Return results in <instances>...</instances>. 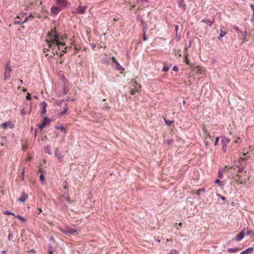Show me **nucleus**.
Listing matches in <instances>:
<instances>
[{
	"instance_id": "obj_1",
	"label": "nucleus",
	"mask_w": 254,
	"mask_h": 254,
	"mask_svg": "<svg viewBox=\"0 0 254 254\" xmlns=\"http://www.w3.org/2000/svg\"><path fill=\"white\" fill-rule=\"evenodd\" d=\"M45 42H46V45L48 47L47 50L51 49L53 50L52 52L54 53L53 50L57 48L59 50H61L62 52L60 54L61 56L66 52V51L64 50V48L65 47V43L59 41V37L56 33L55 29H53L49 32Z\"/></svg>"
},
{
	"instance_id": "obj_2",
	"label": "nucleus",
	"mask_w": 254,
	"mask_h": 254,
	"mask_svg": "<svg viewBox=\"0 0 254 254\" xmlns=\"http://www.w3.org/2000/svg\"><path fill=\"white\" fill-rule=\"evenodd\" d=\"M229 177L234 181L238 185H245L249 180V176H247V172L242 167L237 165L228 168Z\"/></svg>"
},
{
	"instance_id": "obj_3",
	"label": "nucleus",
	"mask_w": 254,
	"mask_h": 254,
	"mask_svg": "<svg viewBox=\"0 0 254 254\" xmlns=\"http://www.w3.org/2000/svg\"><path fill=\"white\" fill-rule=\"evenodd\" d=\"M230 142V139L223 136L221 137V143L222 145V149L224 152H225L227 150V146L228 144Z\"/></svg>"
},
{
	"instance_id": "obj_4",
	"label": "nucleus",
	"mask_w": 254,
	"mask_h": 254,
	"mask_svg": "<svg viewBox=\"0 0 254 254\" xmlns=\"http://www.w3.org/2000/svg\"><path fill=\"white\" fill-rule=\"evenodd\" d=\"M56 4L60 7L62 9H64L67 5L66 0H55Z\"/></svg>"
},
{
	"instance_id": "obj_5",
	"label": "nucleus",
	"mask_w": 254,
	"mask_h": 254,
	"mask_svg": "<svg viewBox=\"0 0 254 254\" xmlns=\"http://www.w3.org/2000/svg\"><path fill=\"white\" fill-rule=\"evenodd\" d=\"M51 120L46 117L44 118L42 122L38 125L39 128L42 130L43 128L47 125H49L51 122Z\"/></svg>"
},
{
	"instance_id": "obj_6",
	"label": "nucleus",
	"mask_w": 254,
	"mask_h": 254,
	"mask_svg": "<svg viewBox=\"0 0 254 254\" xmlns=\"http://www.w3.org/2000/svg\"><path fill=\"white\" fill-rule=\"evenodd\" d=\"M245 229L244 228L243 230L235 237V241L239 242L244 238L245 235Z\"/></svg>"
},
{
	"instance_id": "obj_7",
	"label": "nucleus",
	"mask_w": 254,
	"mask_h": 254,
	"mask_svg": "<svg viewBox=\"0 0 254 254\" xmlns=\"http://www.w3.org/2000/svg\"><path fill=\"white\" fill-rule=\"evenodd\" d=\"M39 106L41 110V115H45L46 113V107L47 106V104L45 102H43L40 104Z\"/></svg>"
},
{
	"instance_id": "obj_8",
	"label": "nucleus",
	"mask_w": 254,
	"mask_h": 254,
	"mask_svg": "<svg viewBox=\"0 0 254 254\" xmlns=\"http://www.w3.org/2000/svg\"><path fill=\"white\" fill-rule=\"evenodd\" d=\"M113 62L116 64V68L118 70L123 71L124 70V68L121 66L119 63L116 60L115 57H112V58Z\"/></svg>"
},
{
	"instance_id": "obj_9",
	"label": "nucleus",
	"mask_w": 254,
	"mask_h": 254,
	"mask_svg": "<svg viewBox=\"0 0 254 254\" xmlns=\"http://www.w3.org/2000/svg\"><path fill=\"white\" fill-rule=\"evenodd\" d=\"M63 10L58 5L53 6L51 8V12L55 14H57L59 11Z\"/></svg>"
},
{
	"instance_id": "obj_10",
	"label": "nucleus",
	"mask_w": 254,
	"mask_h": 254,
	"mask_svg": "<svg viewBox=\"0 0 254 254\" xmlns=\"http://www.w3.org/2000/svg\"><path fill=\"white\" fill-rule=\"evenodd\" d=\"M27 198V194L26 193L23 192L21 194V196L18 199V200L20 202H23L26 200V199Z\"/></svg>"
},
{
	"instance_id": "obj_11",
	"label": "nucleus",
	"mask_w": 254,
	"mask_h": 254,
	"mask_svg": "<svg viewBox=\"0 0 254 254\" xmlns=\"http://www.w3.org/2000/svg\"><path fill=\"white\" fill-rule=\"evenodd\" d=\"M1 127L4 129L7 127H10L11 128L13 127V125L10 122H7L3 123L1 125Z\"/></svg>"
},
{
	"instance_id": "obj_12",
	"label": "nucleus",
	"mask_w": 254,
	"mask_h": 254,
	"mask_svg": "<svg viewBox=\"0 0 254 254\" xmlns=\"http://www.w3.org/2000/svg\"><path fill=\"white\" fill-rule=\"evenodd\" d=\"M141 88L140 85H138V87L135 86V89L133 88L130 89V94L131 95H133L135 94L136 92H139L140 88Z\"/></svg>"
},
{
	"instance_id": "obj_13",
	"label": "nucleus",
	"mask_w": 254,
	"mask_h": 254,
	"mask_svg": "<svg viewBox=\"0 0 254 254\" xmlns=\"http://www.w3.org/2000/svg\"><path fill=\"white\" fill-rule=\"evenodd\" d=\"M55 155L58 158L60 162L63 160V156L57 149L55 152Z\"/></svg>"
},
{
	"instance_id": "obj_14",
	"label": "nucleus",
	"mask_w": 254,
	"mask_h": 254,
	"mask_svg": "<svg viewBox=\"0 0 254 254\" xmlns=\"http://www.w3.org/2000/svg\"><path fill=\"white\" fill-rule=\"evenodd\" d=\"M86 9V6H83V7H78L77 9L76 13H77L79 14H82L84 13Z\"/></svg>"
},
{
	"instance_id": "obj_15",
	"label": "nucleus",
	"mask_w": 254,
	"mask_h": 254,
	"mask_svg": "<svg viewBox=\"0 0 254 254\" xmlns=\"http://www.w3.org/2000/svg\"><path fill=\"white\" fill-rule=\"evenodd\" d=\"M201 22L203 23H206L207 24L209 25V26H211L213 22H214V18H213L212 20H209L207 19H203Z\"/></svg>"
},
{
	"instance_id": "obj_16",
	"label": "nucleus",
	"mask_w": 254,
	"mask_h": 254,
	"mask_svg": "<svg viewBox=\"0 0 254 254\" xmlns=\"http://www.w3.org/2000/svg\"><path fill=\"white\" fill-rule=\"evenodd\" d=\"M254 248L253 247H250L248 249H247L246 250H244V251L242 252L240 254H251L254 251Z\"/></svg>"
},
{
	"instance_id": "obj_17",
	"label": "nucleus",
	"mask_w": 254,
	"mask_h": 254,
	"mask_svg": "<svg viewBox=\"0 0 254 254\" xmlns=\"http://www.w3.org/2000/svg\"><path fill=\"white\" fill-rule=\"evenodd\" d=\"M31 18L32 19V18H34V14H33V13H30L29 16L28 17H26L24 21H23V23H25L27 21H28V20H31Z\"/></svg>"
},
{
	"instance_id": "obj_18",
	"label": "nucleus",
	"mask_w": 254,
	"mask_h": 254,
	"mask_svg": "<svg viewBox=\"0 0 254 254\" xmlns=\"http://www.w3.org/2000/svg\"><path fill=\"white\" fill-rule=\"evenodd\" d=\"M131 85L133 87L134 89H135V86L138 87L139 85L136 81L135 79H132L131 81Z\"/></svg>"
},
{
	"instance_id": "obj_19",
	"label": "nucleus",
	"mask_w": 254,
	"mask_h": 254,
	"mask_svg": "<svg viewBox=\"0 0 254 254\" xmlns=\"http://www.w3.org/2000/svg\"><path fill=\"white\" fill-rule=\"evenodd\" d=\"M240 250V248H236L234 249L230 248V249H228V252L229 253H234V252H238Z\"/></svg>"
},
{
	"instance_id": "obj_20",
	"label": "nucleus",
	"mask_w": 254,
	"mask_h": 254,
	"mask_svg": "<svg viewBox=\"0 0 254 254\" xmlns=\"http://www.w3.org/2000/svg\"><path fill=\"white\" fill-rule=\"evenodd\" d=\"M241 143V140L240 138L239 137L235 141H233L232 142V145H234V148H236L237 146L236 145V144H240Z\"/></svg>"
},
{
	"instance_id": "obj_21",
	"label": "nucleus",
	"mask_w": 254,
	"mask_h": 254,
	"mask_svg": "<svg viewBox=\"0 0 254 254\" xmlns=\"http://www.w3.org/2000/svg\"><path fill=\"white\" fill-rule=\"evenodd\" d=\"M10 77V72L8 71H5L4 72V79L5 80L9 79Z\"/></svg>"
},
{
	"instance_id": "obj_22",
	"label": "nucleus",
	"mask_w": 254,
	"mask_h": 254,
	"mask_svg": "<svg viewBox=\"0 0 254 254\" xmlns=\"http://www.w3.org/2000/svg\"><path fill=\"white\" fill-rule=\"evenodd\" d=\"M64 199L68 202L69 204H71L73 202V201L71 200L70 197L68 195L67 196H63Z\"/></svg>"
},
{
	"instance_id": "obj_23",
	"label": "nucleus",
	"mask_w": 254,
	"mask_h": 254,
	"mask_svg": "<svg viewBox=\"0 0 254 254\" xmlns=\"http://www.w3.org/2000/svg\"><path fill=\"white\" fill-rule=\"evenodd\" d=\"M215 184H217L219 186L222 187L225 185V183L223 181H220L219 179H217L215 182Z\"/></svg>"
},
{
	"instance_id": "obj_24",
	"label": "nucleus",
	"mask_w": 254,
	"mask_h": 254,
	"mask_svg": "<svg viewBox=\"0 0 254 254\" xmlns=\"http://www.w3.org/2000/svg\"><path fill=\"white\" fill-rule=\"evenodd\" d=\"M5 71H8L11 72V68L9 64V63H7L5 67Z\"/></svg>"
},
{
	"instance_id": "obj_25",
	"label": "nucleus",
	"mask_w": 254,
	"mask_h": 254,
	"mask_svg": "<svg viewBox=\"0 0 254 254\" xmlns=\"http://www.w3.org/2000/svg\"><path fill=\"white\" fill-rule=\"evenodd\" d=\"M70 44H71V45L70 46H66L65 47H64V50L66 51V52H67L69 50H70L72 47V45L74 44V41H72Z\"/></svg>"
},
{
	"instance_id": "obj_26",
	"label": "nucleus",
	"mask_w": 254,
	"mask_h": 254,
	"mask_svg": "<svg viewBox=\"0 0 254 254\" xmlns=\"http://www.w3.org/2000/svg\"><path fill=\"white\" fill-rule=\"evenodd\" d=\"M174 53L175 55H178L180 57H181V51L180 50H174Z\"/></svg>"
},
{
	"instance_id": "obj_27",
	"label": "nucleus",
	"mask_w": 254,
	"mask_h": 254,
	"mask_svg": "<svg viewBox=\"0 0 254 254\" xmlns=\"http://www.w3.org/2000/svg\"><path fill=\"white\" fill-rule=\"evenodd\" d=\"M164 120L165 121L166 124L168 126H170L174 122L173 121L167 120L166 119V118H164Z\"/></svg>"
},
{
	"instance_id": "obj_28",
	"label": "nucleus",
	"mask_w": 254,
	"mask_h": 254,
	"mask_svg": "<svg viewBox=\"0 0 254 254\" xmlns=\"http://www.w3.org/2000/svg\"><path fill=\"white\" fill-rule=\"evenodd\" d=\"M206 139H209L210 140H211L212 141H213L211 135L209 133H206Z\"/></svg>"
},
{
	"instance_id": "obj_29",
	"label": "nucleus",
	"mask_w": 254,
	"mask_h": 254,
	"mask_svg": "<svg viewBox=\"0 0 254 254\" xmlns=\"http://www.w3.org/2000/svg\"><path fill=\"white\" fill-rule=\"evenodd\" d=\"M33 14H34V18H40L41 17L40 14L37 12H33Z\"/></svg>"
},
{
	"instance_id": "obj_30",
	"label": "nucleus",
	"mask_w": 254,
	"mask_h": 254,
	"mask_svg": "<svg viewBox=\"0 0 254 254\" xmlns=\"http://www.w3.org/2000/svg\"><path fill=\"white\" fill-rule=\"evenodd\" d=\"M226 33L225 31H223L222 29H220V34L219 38H220V37H224Z\"/></svg>"
},
{
	"instance_id": "obj_31",
	"label": "nucleus",
	"mask_w": 254,
	"mask_h": 254,
	"mask_svg": "<svg viewBox=\"0 0 254 254\" xmlns=\"http://www.w3.org/2000/svg\"><path fill=\"white\" fill-rule=\"evenodd\" d=\"M16 217L17 218H18L21 221H24V222L25 221V219L23 217H22V216H21L19 215H17Z\"/></svg>"
},
{
	"instance_id": "obj_32",
	"label": "nucleus",
	"mask_w": 254,
	"mask_h": 254,
	"mask_svg": "<svg viewBox=\"0 0 254 254\" xmlns=\"http://www.w3.org/2000/svg\"><path fill=\"white\" fill-rule=\"evenodd\" d=\"M16 217L17 218H18L21 221H24V222L25 221V219L23 217H22V216H21L19 215H17Z\"/></svg>"
},
{
	"instance_id": "obj_33",
	"label": "nucleus",
	"mask_w": 254,
	"mask_h": 254,
	"mask_svg": "<svg viewBox=\"0 0 254 254\" xmlns=\"http://www.w3.org/2000/svg\"><path fill=\"white\" fill-rule=\"evenodd\" d=\"M16 217L17 218H18L21 221H24V222L25 221V219L23 217H22V216H21L19 215H17Z\"/></svg>"
},
{
	"instance_id": "obj_34",
	"label": "nucleus",
	"mask_w": 254,
	"mask_h": 254,
	"mask_svg": "<svg viewBox=\"0 0 254 254\" xmlns=\"http://www.w3.org/2000/svg\"><path fill=\"white\" fill-rule=\"evenodd\" d=\"M44 179H45L44 176L43 175V174H41L40 176V181H42V182H43L44 181Z\"/></svg>"
},
{
	"instance_id": "obj_35",
	"label": "nucleus",
	"mask_w": 254,
	"mask_h": 254,
	"mask_svg": "<svg viewBox=\"0 0 254 254\" xmlns=\"http://www.w3.org/2000/svg\"><path fill=\"white\" fill-rule=\"evenodd\" d=\"M246 234L247 235H252V234L254 235V232L253 231H251V230H248L247 233H246Z\"/></svg>"
},
{
	"instance_id": "obj_36",
	"label": "nucleus",
	"mask_w": 254,
	"mask_h": 254,
	"mask_svg": "<svg viewBox=\"0 0 254 254\" xmlns=\"http://www.w3.org/2000/svg\"><path fill=\"white\" fill-rule=\"evenodd\" d=\"M67 110H68V108L67 107H66L65 108V109L61 113V115H63L65 114L66 113Z\"/></svg>"
},
{
	"instance_id": "obj_37",
	"label": "nucleus",
	"mask_w": 254,
	"mask_h": 254,
	"mask_svg": "<svg viewBox=\"0 0 254 254\" xmlns=\"http://www.w3.org/2000/svg\"><path fill=\"white\" fill-rule=\"evenodd\" d=\"M219 137H217L215 139V141L214 142V145L215 146H216L217 145H218V143L219 142Z\"/></svg>"
},
{
	"instance_id": "obj_38",
	"label": "nucleus",
	"mask_w": 254,
	"mask_h": 254,
	"mask_svg": "<svg viewBox=\"0 0 254 254\" xmlns=\"http://www.w3.org/2000/svg\"><path fill=\"white\" fill-rule=\"evenodd\" d=\"M26 98L28 100H30L31 99V94L29 93H27Z\"/></svg>"
},
{
	"instance_id": "obj_39",
	"label": "nucleus",
	"mask_w": 254,
	"mask_h": 254,
	"mask_svg": "<svg viewBox=\"0 0 254 254\" xmlns=\"http://www.w3.org/2000/svg\"><path fill=\"white\" fill-rule=\"evenodd\" d=\"M57 129H60L62 131H65V128L63 126H60L59 127H56Z\"/></svg>"
},
{
	"instance_id": "obj_40",
	"label": "nucleus",
	"mask_w": 254,
	"mask_h": 254,
	"mask_svg": "<svg viewBox=\"0 0 254 254\" xmlns=\"http://www.w3.org/2000/svg\"><path fill=\"white\" fill-rule=\"evenodd\" d=\"M185 61L187 64H189V59H188L186 55L185 56Z\"/></svg>"
},
{
	"instance_id": "obj_41",
	"label": "nucleus",
	"mask_w": 254,
	"mask_h": 254,
	"mask_svg": "<svg viewBox=\"0 0 254 254\" xmlns=\"http://www.w3.org/2000/svg\"><path fill=\"white\" fill-rule=\"evenodd\" d=\"M168 70H169V67H166V66H164L163 68L162 71H168Z\"/></svg>"
},
{
	"instance_id": "obj_42",
	"label": "nucleus",
	"mask_w": 254,
	"mask_h": 254,
	"mask_svg": "<svg viewBox=\"0 0 254 254\" xmlns=\"http://www.w3.org/2000/svg\"><path fill=\"white\" fill-rule=\"evenodd\" d=\"M204 191V189H199L198 190H197V194L198 195H199L200 194V192H201V191Z\"/></svg>"
},
{
	"instance_id": "obj_43",
	"label": "nucleus",
	"mask_w": 254,
	"mask_h": 254,
	"mask_svg": "<svg viewBox=\"0 0 254 254\" xmlns=\"http://www.w3.org/2000/svg\"><path fill=\"white\" fill-rule=\"evenodd\" d=\"M3 214H6V215H10L11 214V212H10V211H9L8 210H6V211H5L3 212Z\"/></svg>"
},
{
	"instance_id": "obj_44",
	"label": "nucleus",
	"mask_w": 254,
	"mask_h": 254,
	"mask_svg": "<svg viewBox=\"0 0 254 254\" xmlns=\"http://www.w3.org/2000/svg\"><path fill=\"white\" fill-rule=\"evenodd\" d=\"M173 70L174 71H178V68L177 66H174L173 67Z\"/></svg>"
},
{
	"instance_id": "obj_45",
	"label": "nucleus",
	"mask_w": 254,
	"mask_h": 254,
	"mask_svg": "<svg viewBox=\"0 0 254 254\" xmlns=\"http://www.w3.org/2000/svg\"><path fill=\"white\" fill-rule=\"evenodd\" d=\"M234 29L237 32H240V30L239 29V28L237 27V26H234Z\"/></svg>"
},
{
	"instance_id": "obj_46",
	"label": "nucleus",
	"mask_w": 254,
	"mask_h": 254,
	"mask_svg": "<svg viewBox=\"0 0 254 254\" xmlns=\"http://www.w3.org/2000/svg\"><path fill=\"white\" fill-rule=\"evenodd\" d=\"M217 195H218V196H219V197H220L222 200H225V199H226V198H225V197H224L222 196V195H221L220 194H217Z\"/></svg>"
},
{
	"instance_id": "obj_47",
	"label": "nucleus",
	"mask_w": 254,
	"mask_h": 254,
	"mask_svg": "<svg viewBox=\"0 0 254 254\" xmlns=\"http://www.w3.org/2000/svg\"><path fill=\"white\" fill-rule=\"evenodd\" d=\"M21 114L22 115H25L26 114V111H25L23 109H22L21 110Z\"/></svg>"
},
{
	"instance_id": "obj_48",
	"label": "nucleus",
	"mask_w": 254,
	"mask_h": 254,
	"mask_svg": "<svg viewBox=\"0 0 254 254\" xmlns=\"http://www.w3.org/2000/svg\"><path fill=\"white\" fill-rule=\"evenodd\" d=\"M14 23H15V24H20V21H18V20H15L14 21Z\"/></svg>"
},
{
	"instance_id": "obj_49",
	"label": "nucleus",
	"mask_w": 254,
	"mask_h": 254,
	"mask_svg": "<svg viewBox=\"0 0 254 254\" xmlns=\"http://www.w3.org/2000/svg\"><path fill=\"white\" fill-rule=\"evenodd\" d=\"M76 231L75 230H71V231H69V233H71V234H73Z\"/></svg>"
},
{
	"instance_id": "obj_50",
	"label": "nucleus",
	"mask_w": 254,
	"mask_h": 254,
	"mask_svg": "<svg viewBox=\"0 0 254 254\" xmlns=\"http://www.w3.org/2000/svg\"><path fill=\"white\" fill-rule=\"evenodd\" d=\"M46 46L48 47L46 45H44V47H46ZM48 49V47H47V48H45L44 49V52H46V51H48V50H47V49Z\"/></svg>"
},
{
	"instance_id": "obj_51",
	"label": "nucleus",
	"mask_w": 254,
	"mask_h": 254,
	"mask_svg": "<svg viewBox=\"0 0 254 254\" xmlns=\"http://www.w3.org/2000/svg\"><path fill=\"white\" fill-rule=\"evenodd\" d=\"M38 214H40L42 212V210L41 209H38Z\"/></svg>"
},
{
	"instance_id": "obj_52",
	"label": "nucleus",
	"mask_w": 254,
	"mask_h": 254,
	"mask_svg": "<svg viewBox=\"0 0 254 254\" xmlns=\"http://www.w3.org/2000/svg\"><path fill=\"white\" fill-rule=\"evenodd\" d=\"M146 39H146V36H145V34L144 33L143 40H146Z\"/></svg>"
},
{
	"instance_id": "obj_53",
	"label": "nucleus",
	"mask_w": 254,
	"mask_h": 254,
	"mask_svg": "<svg viewBox=\"0 0 254 254\" xmlns=\"http://www.w3.org/2000/svg\"><path fill=\"white\" fill-rule=\"evenodd\" d=\"M22 90L23 92H26V89L25 88H23Z\"/></svg>"
},
{
	"instance_id": "obj_54",
	"label": "nucleus",
	"mask_w": 254,
	"mask_h": 254,
	"mask_svg": "<svg viewBox=\"0 0 254 254\" xmlns=\"http://www.w3.org/2000/svg\"><path fill=\"white\" fill-rule=\"evenodd\" d=\"M32 158L31 157H29L28 158V161H30L31 160Z\"/></svg>"
},
{
	"instance_id": "obj_55",
	"label": "nucleus",
	"mask_w": 254,
	"mask_h": 254,
	"mask_svg": "<svg viewBox=\"0 0 254 254\" xmlns=\"http://www.w3.org/2000/svg\"><path fill=\"white\" fill-rule=\"evenodd\" d=\"M182 223H179V224H178L179 226H180V227H181V226H182Z\"/></svg>"
},
{
	"instance_id": "obj_56",
	"label": "nucleus",
	"mask_w": 254,
	"mask_h": 254,
	"mask_svg": "<svg viewBox=\"0 0 254 254\" xmlns=\"http://www.w3.org/2000/svg\"><path fill=\"white\" fill-rule=\"evenodd\" d=\"M10 215H13V216H15V214H14V213H12V212H11V214H10Z\"/></svg>"
},
{
	"instance_id": "obj_57",
	"label": "nucleus",
	"mask_w": 254,
	"mask_h": 254,
	"mask_svg": "<svg viewBox=\"0 0 254 254\" xmlns=\"http://www.w3.org/2000/svg\"><path fill=\"white\" fill-rule=\"evenodd\" d=\"M20 82L21 84L23 83V81L22 80H20Z\"/></svg>"
},
{
	"instance_id": "obj_58",
	"label": "nucleus",
	"mask_w": 254,
	"mask_h": 254,
	"mask_svg": "<svg viewBox=\"0 0 254 254\" xmlns=\"http://www.w3.org/2000/svg\"><path fill=\"white\" fill-rule=\"evenodd\" d=\"M208 142L207 141V142L205 143V145H206V146H208Z\"/></svg>"
},
{
	"instance_id": "obj_59",
	"label": "nucleus",
	"mask_w": 254,
	"mask_h": 254,
	"mask_svg": "<svg viewBox=\"0 0 254 254\" xmlns=\"http://www.w3.org/2000/svg\"><path fill=\"white\" fill-rule=\"evenodd\" d=\"M219 178H222V175H220V174H219Z\"/></svg>"
},
{
	"instance_id": "obj_60",
	"label": "nucleus",
	"mask_w": 254,
	"mask_h": 254,
	"mask_svg": "<svg viewBox=\"0 0 254 254\" xmlns=\"http://www.w3.org/2000/svg\"><path fill=\"white\" fill-rule=\"evenodd\" d=\"M16 18L20 19V16H17Z\"/></svg>"
},
{
	"instance_id": "obj_61",
	"label": "nucleus",
	"mask_w": 254,
	"mask_h": 254,
	"mask_svg": "<svg viewBox=\"0 0 254 254\" xmlns=\"http://www.w3.org/2000/svg\"><path fill=\"white\" fill-rule=\"evenodd\" d=\"M178 26H176V30H178Z\"/></svg>"
},
{
	"instance_id": "obj_62",
	"label": "nucleus",
	"mask_w": 254,
	"mask_h": 254,
	"mask_svg": "<svg viewBox=\"0 0 254 254\" xmlns=\"http://www.w3.org/2000/svg\"><path fill=\"white\" fill-rule=\"evenodd\" d=\"M77 252L78 253V254H81L78 251H77Z\"/></svg>"
},
{
	"instance_id": "obj_63",
	"label": "nucleus",
	"mask_w": 254,
	"mask_h": 254,
	"mask_svg": "<svg viewBox=\"0 0 254 254\" xmlns=\"http://www.w3.org/2000/svg\"><path fill=\"white\" fill-rule=\"evenodd\" d=\"M53 253L52 252H50V254H53Z\"/></svg>"
},
{
	"instance_id": "obj_64",
	"label": "nucleus",
	"mask_w": 254,
	"mask_h": 254,
	"mask_svg": "<svg viewBox=\"0 0 254 254\" xmlns=\"http://www.w3.org/2000/svg\"><path fill=\"white\" fill-rule=\"evenodd\" d=\"M64 188L65 189H67V187H66V186H64Z\"/></svg>"
}]
</instances>
